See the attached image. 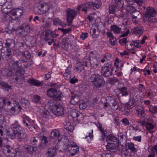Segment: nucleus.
Wrapping results in <instances>:
<instances>
[{"label": "nucleus", "mask_w": 157, "mask_h": 157, "mask_svg": "<svg viewBox=\"0 0 157 157\" xmlns=\"http://www.w3.org/2000/svg\"><path fill=\"white\" fill-rule=\"evenodd\" d=\"M33 63V60L25 61L21 58L9 64L12 70L16 73L12 78L13 82L17 84H21L22 82V75L25 73L24 68H27Z\"/></svg>", "instance_id": "f257e3e1"}, {"label": "nucleus", "mask_w": 157, "mask_h": 157, "mask_svg": "<svg viewBox=\"0 0 157 157\" xmlns=\"http://www.w3.org/2000/svg\"><path fill=\"white\" fill-rule=\"evenodd\" d=\"M101 5L100 1H97L94 2H88L83 4H82L78 6L77 10L79 11L81 10V11L84 12L87 14L93 10L99 8Z\"/></svg>", "instance_id": "f03ea898"}, {"label": "nucleus", "mask_w": 157, "mask_h": 157, "mask_svg": "<svg viewBox=\"0 0 157 157\" xmlns=\"http://www.w3.org/2000/svg\"><path fill=\"white\" fill-rule=\"evenodd\" d=\"M58 34H56V31H52L51 30L48 29L46 30L45 32V36H44V39L46 41H48V44L49 45H51L52 43L54 42V38H56L58 36Z\"/></svg>", "instance_id": "7ed1b4c3"}, {"label": "nucleus", "mask_w": 157, "mask_h": 157, "mask_svg": "<svg viewBox=\"0 0 157 157\" xmlns=\"http://www.w3.org/2000/svg\"><path fill=\"white\" fill-rule=\"evenodd\" d=\"M113 70L111 64L108 63H105L101 69V75L105 77H109L112 75Z\"/></svg>", "instance_id": "20e7f679"}, {"label": "nucleus", "mask_w": 157, "mask_h": 157, "mask_svg": "<svg viewBox=\"0 0 157 157\" xmlns=\"http://www.w3.org/2000/svg\"><path fill=\"white\" fill-rule=\"evenodd\" d=\"M11 129L12 130L13 132L12 133L9 132L8 135L12 139H14L17 133L24 129L17 123L12 124L11 126Z\"/></svg>", "instance_id": "39448f33"}, {"label": "nucleus", "mask_w": 157, "mask_h": 157, "mask_svg": "<svg viewBox=\"0 0 157 157\" xmlns=\"http://www.w3.org/2000/svg\"><path fill=\"white\" fill-rule=\"evenodd\" d=\"M2 56L4 59L9 63L13 60V51L10 49L6 48L1 51Z\"/></svg>", "instance_id": "423d86ee"}, {"label": "nucleus", "mask_w": 157, "mask_h": 157, "mask_svg": "<svg viewBox=\"0 0 157 157\" xmlns=\"http://www.w3.org/2000/svg\"><path fill=\"white\" fill-rule=\"evenodd\" d=\"M66 12L68 25H71L73 19L77 15V12L71 8H67L66 10Z\"/></svg>", "instance_id": "0eeeda50"}, {"label": "nucleus", "mask_w": 157, "mask_h": 157, "mask_svg": "<svg viewBox=\"0 0 157 157\" xmlns=\"http://www.w3.org/2000/svg\"><path fill=\"white\" fill-rule=\"evenodd\" d=\"M107 102L105 103L104 106L106 107L109 105L114 110H117L119 106V103H117L115 100L112 97H108L106 99Z\"/></svg>", "instance_id": "6e6552de"}, {"label": "nucleus", "mask_w": 157, "mask_h": 157, "mask_svg": "<svg viewBox=\"0 0 157 157\" xmlns=\"http://www.w3.org/2000/svg\"><path fill=\"white\" fill-rule=\"evenodd\" d=\"M0 100L1 101L0 102L1 107H3L6 105L12 106L13 104L14 105V103H16L15 100L10 96L8 98H2Z\"/></svg>", "instance_id": "1a4fd4ad"}, {"label": "nucleus", "mask_w": 157, "mask_h": 157, "mask_svg": "<svg viewBox=\"0 0 157 157\" xmlns=\"http://www.w3.org/2000/svg\"><path fill=\"white\" fill-rule=\"evenodd\" d=\"M156 13L157 11H156L154 8L152 7L148 6L146 8L144 16L145 17H147L149 19L151 17H155L156 14Z\"/></svg>", "instance_id": "9d476101"}, {"label": "nucleus", "mask_w": 157, "mask_h": 157, "mask_svg": "<svg viewBox=\"0 0 157 157\" xmlns=\"http://www.w3.org/2000/svg\"><path fill=\"white\" fill-rule=\"evenodd\" d=\"M41 143L38 147L40 149H45L50 144L49 139L46 136H43L40 138Z\"/></svg>", "instance_id": "9b49d317"}, {"label": "nucleus", "mask_w": 157, "mask_h": 157, "mask_svg": "<svg viewBox=\"0 0 157 157\" xmlns=\"http://www.w3.org/2000/svg\"><path fill=\"white\" fill-rule=\"evenodd\" d=\"M105 81L102 75H100L96 79L93 84L96 89H99L104 86Z\"/></svg>", "instance_id": "f8f14e48"}, {"label": "nucleus", "mask_w": 157, "mask_h": 157, "mask_svg": "<svg viewBox=\"0 0 157 157\" xmlns=\"http://www.w3.org/2000/svg\"><path fill=\"white\" fill-rule=\"evenodd\" d=\"M52 111L54 115L59 116L64 114V108L61 105L58 104L55 106L54 109H52Z\"/></svg>", "instance_id": "ddd939ff"}, {"label": "nucleus", "mask_w": 157, "mask_h": 157, "mask_svg": "<svg viewBox=\"0 0 157 157\" xmlns=\"http://www.w3.org/2000/svg\"><path fill=\"white\" fill-rule=\"evenodd\" d=\"M119 146V144L117 142H108L107 145H106L107 150L112 152H114L117 150Z\"/></svg>", "instance_id": "4468645a"}, {"label": "nucleus", "mask_w": 157, "mask_h": 157, "mask_svg": "<svg viewBox=\"0 0 157 157\" xmlns=\"http://www.w3.org/2000/svg\"><path fill=\"white\" fill-rule=\"evenodd\" d=\"M3 42L6 46V48H8V49H12L15 47V40L12 39H8L4 40Z\"/></svg>", "instance_id": "2eb2a0df"}, {"label": "nucleus", "mask_w": 157, "mask_h": 157, "mask_svg": "<svg viewBox=\"0 0 157 157\" xmlns=\"http://www.w3.org/2000/svg\"><path fill=\"white\" fill-rule=\"evenodd\" d=\"M71 115L73 118H76L77 120L80 121L83 118L82 113L78 112L75 109H72L71 112Z\"/></svg>", "instance_id": "dca6fc26"}, {"label": "nucleus", "mask_w": 157, "mask_h": 157, "mask_svg": "<svg viewBox=\"0 0 157 157\" xmlns=\"http://www.w3.org/2000/svg\"><path fill=\"white\" fill-rule=\"evenodd\" d=\"M144 31L143 28L142 27H139L132 29L130 33L131 34H133L138 37H140Z\"/></svg>", "instance_id": "f3484780"}, {"label": "nucleus", "mask_w": 157, "mask_h": 157, "mask_svg": "<svg viewBox=\"0 0 157 157\" xmlns=\"http://www.w3.org/2000/svg\"><path fill=\"white\" fill-rule=\"evenodd\" d=\"M136 111L138 115L141 118H144L145 116V113L144 109L141 106L136 105L135 107Z\"/></svg>", "instance_id": "a211bd4d"}, {"label": "nucleus", "mask_w": 157, "mask_h": 157, "mask_svg": "<svg viewBox=\"0 0 157 157\" xmlns=\"http://www.w3.org/2000/svg\"><path fill=\"white\" fill-rule=\"evenodd\" d=\"M72 96L70 101L71 104L75 105L79 101L80 99L79 96L77 94L71 93Z\"/></svg>", "instance_id": "6ab92c4d"}, {"label": "nucleus", "mask_w": 157, "mask_h": 157, "mask_svg": "<svg viewBox=\"0 0 157 157\" xmlns=\"http://www.w3.org/2000/svg\"><path fill=\"white\" fill-rule=\"evenodd\" d=\"M57 150L56 147L53 146L48 149L45 154L47 157H54L56 154Z\"/></svg>", "instance_id": "aec40b11"}, {"label": "nucleus", "mask_w": 157, "mask_h": 157, "mask_svg": "<svg viewBox=\"0 0 157 157\" xmlns=\"http://www.w3.org/2000/svg\"><path fill=\"white\" fill-rule=\"evenodd\" d=\"M27 82L31 86H40L41 85L42 82L40 81L33 78H29L27 80Z\"/></svg>", "instance_id": "412c9836"}, {"label": "nucleus", "mask_w": 157, "mask_h": 157, "mask_svg": "<svg viewBox=\"0 0 157 157\" xmlns=\"http://www.w3.org/2000/svg\"><path fill=\"white\" fill-rule=\"evenodd\" d=\"M49 116V113L48 111H46L42 112L40 117V121L43 124H44V122L47 121Z\"/></svg>", "instance_id": "4be33fe9"}, {"label": "nucleus", "mask_w": 157, "mask_h": 157, "mask_svg": "<svg viewBox=\"0 0 157 157\" xmlns=\"http://www.w3.org/2000/svg\"><path fill=\"white\" fill-rule=\"evenodd\" d=\"M12 86L6 82L3 81H0V87L4 91H9L11 89Z\"/></svg>", "instance_id": "5701e85b"}, {"label": "nucleus", "mask_w": 157, "mask_h": 157, "mask_svg": "<svg viewBox=\"0 0 157 157\" xmlns=\"http://www.w3.org/2000/svg\"><path fill=\"white\" fill-rule=\"evenodd\" d=\"M12 147L10 145H3L2 144V140L1 138H0V151L1 150L3 152L5 153L7 152V153L10 150V148Z\"/></svg>", "instance_id": "b1692460"}, {"label": "nucleus", "mask_w": 157, "mask_h": 157, "mask_svg": "<svg viewBox=\"0 0 157 157\" xmlns=\"http://www.w3.org/2000/svg\"><path fill=\"white\" fill-rule=\"evenodd\" d=\"M13 71L7 68H5L1 71V74L4 76L10 77L13 76L14 77L15 75Z\"/></svg>", "instance_id": "393cba45"}, {"label": "nucleus", "mask_w": 157, "mask_h": 157, "mask_svg": "<svg viewBox=\"0 0 157 157\" xmlns=\"http://www.w3.org/2000/svg\"><path fill=\"white\" fill-rule=\"evenodd\" d=\"M136 104L134 98H132L131 96L129 101L126 105L127 108L128 109H130L136 106Z\"/></svg>", "instance_id": "a878e982"}, {"label": "nucleus", "mask_w": 157, "mask_h": 157, "mask_svg": "<svg viewBox=\"0 0 157 157\" xmlns=\"http://www.w3.org/2000/svg\"><path fill=\"white\" fill-rule=\"evenodd\" d=\"M110 29L111 31L115 34H119L120 33H123L125 32V31H121V28L116 25H112Z\"/></svg>", "instance_id": "bb28decb"}, {"label": "nucleus", "mask_w": 157, "mask_h": 157, "mask_svg": "<svg viewBox=\"0 0 157 157\" xmlns=\"http://www.w3.org/2000/svg\"><path fill=\"white\" fill-rule=\"evenodd\" d=\"M24 148L27 151L28 153L30 155L33 154V152L36 151L37 149V147L29 145H25Z\"/></svg>", "instance_id": "cd10ccee"}, {"label": "nucleus", "mask_w": 157, "mask_h": 157, "mask_svg": "<svg viewBox=\"0 0 157 157\" xmlns=\"http://www.w3.org/2000/svg\"><path fill=\"white\" fill-rule=\"evenodd\" d=\"M79 151L78 147L71 146L67 148V152H69L72 156L75 155Z\"/></svg>", "instance_id": "c85d7f7f"}, {"label": "nucleus", "mask_w": 157, "mask_h": 157, "mask_svg": "<svg viewBox=\"0 0 157 157\" xmlns=\"http://www.w3.org/2000/svg\"><path fill=\"white\" fill-rule=\"evenodd\" d=\"M19 152V151L18 149H15L11 147L9 152L7 153L8 154L7 156L8 157H15L17 153Z\"/></svg>", "instance_id": "c756f323"}, {"label": "nucleus", "mask_w": 157, "mask_h": 157, "mask_svg": "<svg viewBox=\"0 0 157 157\" xmlns=\"http://www.w3.org/2000/svg\"><path fill=\"white\" fill-rule=\"evenodd\" d=\"M57 90L55 88L52 87L48 89L47 91V94L51 98L54 97V95L57 93Z\"/></svg>", "instance_id": "7c9ffc66"}, {"label": "nucleus", "mask_w": 157, "mask_h": 157, "mask_svg": "<svg viewBox=\"0 0 157 157\" xmlns=\"http://www.w3.org/2000/svg\"><path fill=\"white\" fill-rule=\"evenodd\" d=\"M22 57L26 59V61H29V60H32L31 59V53L28 50L23 51L21 53Z\"/></svg>", "instance_id": "2f4dec72"}, {"label": "nucleus", "mask_w": 157, "mask_h": 157, "mask_svg": "<svg viewBox=\"0 0 157 157\" xmlns=\"http://www.w3.org/2000/svg\"><path fill=\"white\" fill-rule=\"evenodd\" d=\"M83 62L84 63H85V65L86 66L89 65H91V67H93L94 68H96L98 65V64L97 63L95 64L92 63L90 61V58L88 57L84 58L83 59Z\"/></svg>", "instance_id": "473e14b6"}, {"label": "nucleus", "mask_w": 157, "mask_h": 157, "mask_svg": "<svg viewBox=\"0 0 157 157\" xmlns=\"http://www.w3.org/2000/svg\"><path fill=\"white\" fill-rule=\"evenodd\" d=\"M64 128L70 132H72L74 129V126L71 124V123L69 121H65L64 123Z\"/></svg>", "instance_id": "72a5a7b5"}, {"label": "nucleus", "mask_w": 157, "mask_h": 157, "mask_svg": "<svg viewBox=\"0 0 157 157\" xmlns=\"http://www.w3.org/2000/svg\"><path fill=\"white\" fill-rule=\"evenodd\" d=\"M20 101L22 106L25 108L29 107L30 105L29 101L25 98H21Z\"/></svg>", "instance_id": "f704fd0d"}, {"label": "nucleus", "mask_w": 157, "mask_h": 157, "mask_svg": "<svg viewBox=\"0 0 157 157\" xmlns=\"http://www.w3.org/2000/svg\"><path fill=\"white\" fill-rule=\"evenodd\" d=\"M120 94L123 97H126L129 94V91L128 90V88L126 87H122L120 89Z\"/></svg>", "instance_id": "c9c22d12"}, {"label": "nucleus", "mask_w": 157, "mask_h": 157, "mask_svg": "<svg viewBox=\"0 0 157 157\" xmlns=\"http://www.w3.org/2000/svg\"><path fill=\"white\" fill-rule=\"evenodd\" d=\"M130 5L126 6L125 9L128 13L132 14L136 9L134 6H131V4Z\"/></svg>", "instance_id": "e433bc0d"}, {"label": "nucleus", "mask_w": 157, "mask_h": 157, "mask_svg": "<svg viewBox=\"0 0 157 157\" xmlns=\"http://www.w3.org/2000/svg\"><path fill=\"white\" fill-rule=\"evenodd\" d=\"M62 96V93L60 91H58L57 93L54 95V97L52 98H53V100L56 101H60L61 100Z\"/></svg>", "instance_id": "4c0bfd02"}, {"label": "nucleus", "mask_w": 157, "mask_h": 157, "mask_svg": "<svg viewBox=\"0 0 157 157\" xmlns=\"http://www.w3.org/2000/svg\"><path fill=\"white\" fill-rule=\"evenodd\" d=\"M132 17L138 20L141 19L142 17V14L140 12L138 11H137L136 10L132 14Z\"/></svg>", "instance_id": "58836bf2"}, {"label": "nucleus", "mask_w": 157, "mask_h": 157, "mask_svg": "<svg viewBox=\"0 0 157 157\" xmlns=\"http://www.w3.org/2000/svg\"><path fill=\"white\" fill-rule=\"evenodd\" d=\"M132 154L129 152L128 149H126L122 151L121 155L122 157H132Z\"/></svg>", "instance_id": "ea45409f"}, {"label": "nucleus", "mask_w": 157, "mask_h": 157, "mask_svg": "<svg viewBox=\"0 0 157 157\" xmlns=\"http://www.w3.org/2000/svg\"><path fill=\"white\" fill-rule=\"evenodd\" d=\"M17 137L20 139H24L27 136V134L25 133L24 129L21 130V132H19L17 135Z\"/></svg>", "instance_id": "a19ab883"}, {"label": "nucleus", "mask_w": 157, "mask_h": 157, "mask_svg": "<svg viewBox=\"0 0 157 157\" xmlns=\"http://www.w3.org/2000/svg\"><path fill=\"white\" fill-rule=\"evenodd\" d=\"M106 141H110L113 143L117 142V140L116 138L111 134L107 136Z\"/></svg>", "instance_id": "79ce46f5"}, {"label": "nucleus", "mask_w": 157, "mask_h": 157, "mask_svg": "<svg viewBox=\"0 0 157 157\" xmlns=\"http://www.w3.org/2000/svg\"><path fill=\"white\" fill-rule=\"evenodd\" d=\"M41 98L38 95H34L32 98V101L36 103H40Z\"/></svg>", "instance_id": "37998d69"}, {"label": "nucleus", "mask_w": 157, "mask_h": 157, "mask_svg": "<svg viewBox=\"0 0 157 157\" xmlns=\"http://www.w3.org/2000/svg\"><path fill=\"white\" fill-rule=\"evenodd\" d=\"M59 136V132L58 131L55 129L51 132L50 137L52 139H54L55 138Z\"/></svg>", "instance_id": "c03bdc74"}, {"label": "nucleus", "mask_w": 157, "mask_h": 157, "mask_svg": "<svg viewBox=\"0 0 157 157\" xmlns=\"http://www.w3.org/2000/svg\"><path fill=\"white\" fill-rule=\"evenodd\" d=\"M100 75L98 74V73H95L91 75L90 78V81L91 82H93V83L95 82V81L97 78L98 76L100 77Z\"/></svg>", "instance_id": "a18cd8bd"}, {"label": "nucleus", "mask_w": 157, "mask_h": 157, "mask_svg": "<svg viewBox=\"0 0 157 157\" xmlns=\"http://www.w3.org/2000/svg\"><path fill=\"white\" fill-rule=\"evenodd\" d=\"M98 127L101 133V138L100 139L101 140H104V138H105L106 135L104 132V130L103 129H102L101 125L100 124L98 125Z\"/></svg>", "instance_id": "49530a36"}, {"label": "nucleus", "mask_w": 157, "mask_h": 157, "mask_svg": "<svg viewBox=\"0 0 157 157\" xmlns=\"http://www.w3.org/2000/svg\"><path fill=\"white\" fill-rule=\"evenodd\" d=\"M115 3L119 8L121 9L123 8L124 4L122 0H115Z\"/></svg>", "instance_id": "de8ad7c7"}, {"label": "nucleus", "mask_w": 157, "mask_h": 157, "mask_svg": "<svg viewBox=\"0 0 157 157\" xmlns=\"http://www.w3.org/2000/svg\"><path fill=\"white\" fill-rule=\"evenodd\" d=\"M29 130L34 133L37 132L38 130V127L36 125H31L29 127Z\"/></svg>", "instance_id": "09e8293b"}, {"label": "nucleus", "mask_w": 157, "mask_h": 157, "mask_svg": "<svg viewBox=\"0 0 157 157\" xmlns=\"http://www.w3.org/2000/svg\"><path fill=\"white\" fill-rule=\"evenodd\" d=\"M116 6L114 5L109 6V12L110 14H114L116 12Z\"/></svg>", "instance_id": "8fccbe9b"}, {"label": "nucleus", "mask_w": 157, "mask_h": 157, "mask_svg": "<svg viewBox=\"0 0 157 157\" xmlns=\"http://www.w3.org/2000/svg\"><path fill=\"white\" fill-rule=\"evenodd\" d=\"M128 147L131 151H132V154H134V152H136L137 151L136 149L135 148L134 144L133 143H131L128 144Z\"/></svg>", "instance_id": "3c124183"}, {"label": "nucleus", "mask_w": 157, "mask_h": 157, "mask_svg": "<svg viewBox=\"0 0 157 157\" xmlns=\"http://www.w3.org/2000/svg\"><path fill=\"white\" fill-rule=\"evenodd\" d=\"M149 111L152 113H157V107L156 106H153L151 105L149 108Z\"/></svg>", "instance_id": "603ef678"}, {"label": "nucleus", "mask_w": 157, "mask_h": 157, "mask_svg": "<svg viewBox=\"0 0 157 157\" xmlns=\"http://www.w3.org/2000/svg\"><path fill=\"white\" fill-rule=\"evenodd\" d=\"M23 29L24 30L29 34L31 31L30 25L28 24L25 25L23 27Z\"/></svg>", "instance_id": "864d4df0"}, {"label": "nucleus", "mask_w": 157, "mask_h": 157, "mask_svg": "<svg viewBox=\"0 0 157 157\" xmlns=\"http://www.w3.org/2000/svg\"><path fill=\"white\" fill-rule=\"evenodd\" d=\"M58 29L59 30H61L65 34L69 33L72 30L71 28L66 29H64L63 28H59Z\"/></svg>", "instance_id": "5fc2aeb1"}, {"label": "nucleus", "mask_w": 157, "mask_h": 157, "mask_svg": "<svg viewBox=\"0 0 157 157\" xmlns=\"http://www.w3.org/2000/svg\"><path fill=\"white\" fill-rule=\"evenodd\" d=\"M93 132V130H92L91 132H89V135L86 136V138L87 139V140L88 142H90L93 138V136L92 134Z\"/></svg>", "instance_id": "6e6d98bb"}, {"label": "nucleus", "mask_w": 157, "mask_h": 157, "mask_svg": "<svg viewBox=\"0 0 157 157\" xmlns=\"http://www.w3.org/2000/svg\"><path fill=\"white\" fill-rule=\"evenodd\" d=\"M109 42L112 45H114L117 44V39L115 37L110 38Z\"/></svg>", "instance_id": "4d7b16f0"}, {"label": "nucleus", "mask_w": 157, "mask_h": 157, "mask_svg": "<svg viewBox=\"0 0 157 157\" xmlns=\"http://www.w3.org/2000/svg\"><path fill=\"white\" fill-rule=\"evenodd\" d=\"M16 16L17 17H20L23 14V11L21 9H16Z\"/></svg>", "instance_id": "13d9d810"}, {"label": "nucleus", "mask_w": 157, "mask_h": 157, "mask_svg": "<svg viewBox=\"0 0 157 157\" xmlns=\"http://www.w3.org/2000/svg\"><path fill=\"white\" fill-rule=\"evenodd\" d=\"M44 5V8L42 10V12L41 13H46L48 11L50 7L48 4L45 3Z\"/></svg>", "instance_id": "bf43d9fd"}, {"label": "nucleus", "mask_w": 157, "mask_h": 157, "mask_svg": "<svg viewBox=\"0 0 157 157\" xmlns=\"http://www.w3.org/2000/svg\"><path fill=\"white\" fill-rule=\"evenodd\" d=\"M15 22H16V25L15 26H14L12 30L14 31H17L19 29V23L18 22H17L16 21H14L13 22V23H15Z\"/></svg>", "instance_id": "052dcab7"}, {"label": "nucleus", "mask_w": 157, "mask_h": 157, "mask_svg": "<svg viewBox=\"0 0 157 157\" xmlns=\"http://www.w3.org/2000/svg\"><path fill=\"white\" fill-rule=\"evenodd\" d=\"M19 34L20 36L22 37H25L29 34L28 33L23 29L19 32Z\"/></svg>", "instance_id": "680f3d73"}, {"label": "nucleus", "mask_w": 157, "mask_h": 157, "mask_svg": "<svg viewBox=\"0 0 157 157\" xmlns=\"http://www.w3.org/2000/svg\"><path fill=\"white\" fill-rule=\"evenodd\" d=\"M119 42L121 45H124L125 44H126L128 41H127V38H124L120 40Z\"/></svg>", "instance_id": "e2e57ef3"}, {"label": "nucleus", "mask_w": 157, "mask_h": 157, "mask_svg": "<svg viewBox=\"0 0 157 157\" xmlns=\"http://www.w3.org/2000/svg\"><path fill=\"white\" fill-rule=\"evenodd\" d=\"M146 127L147 129L150 130L153 129L154 128V126L152 124L148 123L146 124Z\"/></svg>", "instance_id": "0e129e2a"}, {"label": "nucleus", "mask_w": 157, "mask_h": 157, "mask_svg": "<svg viewBox=\"0 0 157 157\" xmlns=\"http://www.w3.org/2000/svg\"><path fill=\"white\" fill-rule=\"evenodd\" d=\"M78 79L77 78L74 77L70 79L69 82L72 84H74L78 82Z\"/></svg>", "instance_id": "69168bd1"}, {"label": "nucleus", "mask_w": 157, "mask_h": 157, "mask_svg": "<svg viewBox=\"0 0 157 157\" xmlns=\"http://www.w3.org/2000/svg\"><path fill=\"white\" fill-rule=\"evenodd\" d=\"M79 107L81 109H85L87 107V105L85 103H82L79 104Z\"/></svg>", "instance_id": "338daca9"}, {"label": "nucleus", "mask_w": 157, "mask_h": 157, "mask_svg": "<svg viewBox=\"0 0 157 157\" xmlns=\"http://www.w3.org/2000/svg\"><path fill=\"white\" fill-rule=\"evenodd\" d=\"M60 21L61 20L58 18H54L53 20V24L54 25H56L58 24H59V23L60 22Z\"/></svg>", "instance_id": "774afa93"}]
</instances>
